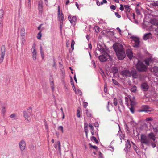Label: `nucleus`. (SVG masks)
Returning a JSON list of instances; mask_svg holds the SVG:
<instances>
[{
    "mask_svg": "<svg viewBox=\"0 0 158 158\" xmlns=\"http://www.w3.org/2000/svg\"><path fill=\"white\" fill-rule=\"evenodd\" d=\"M153 71L156 73H158V67L154 66L153 68Z\"/></svg>",
    "mask_w": 158,
    "mask_h": 158,
    "instance_id": "obj_33",
    "label": "nucleus"
},
{
    "mask_svg": "<svg viewBox=\"0 0 158 158\" xmlns=\"http://www.w3.org/2000/svg\"><path fill=\"white\" fill-rule=\"evenodd\" d=\"M68 18L71 23H72V22H75L76 21L77 18L76 16H73L71 19V16L69 15L68 16Z\"/></svg>",
    "mask_w": 158,
    "mask_h": 158,
    "instance_id": "obj_18",
    "label": "nucleus"
},
{
    "mask_svg": "<svg viewBox=\"0 0 158 158\" xmlns=\"http://www.w3.org/2000/svg\"><path fill=\"white\" fill-rule=\"evenodd\" d=\"M104 91L106 93L107 91V85L106 84L104 85Z\"/></svg>",
    "mask_w": 158,
    "mask_h": 158,
    "instance_id": "obj_47",
    "label": "nucleus"
},
{
    "mask_svg": "<svg viewBox=\"0 0 158 158\" xmlns=\"http://www.w3.org/2000/svg\"><path fill=\"white\" fill-rule=\"evenodd\" d=\"M19 148L21 151L25 150L26 144L24 140H22L19 143Z\"/></svg>",
    "mask_w": 158,
    "mask_h": 158,
    "instance_id": "obj_7",
    "label": "nucleus"
},
{
    "mask_svg": "<svg viewBox=\"0 0 158 158\" xmlns=\"http://www.w3.org/2000/svg\"><path fill=\"white\" fill-rule=\"evenodd\" d=\"M140 142L141 143H144L147 146H149L150 143V140L148 137L143 134H142L141 135Z\"/></svg>",
    "mask_w": 158,
    "mask_h": 158,
    "instance_id": "obj_3",
    "label": "nucleus"
},
{
    "mask_svg": "<svg viewBox=\"0 0 158 158\" xmlns=\"http://www.w3.org/2000/svg\"><path fill=\"white\" fill-rule=\"evenodd\" d=\"M131 76H132L134 78H136L138 77V75L136 71L135 70H132L130 72Z\"/></svg>",
    "mask_w": 158,
    "mask_h": 158,
    "instance_id": "obj_13",
    "label": "nucleus"
},
{
    "mask_svg": "<svg viewBox=\"0 0 158 158\" xmlns=\"http://www.w3.org/2000/svg\"><path fill=\"white\" fill-rule=\"evenodd\" d=\"M156 34L158 35V26L157 28L155 29Z\"/></svg>",
    "mask_w": 158,
    "mask_h": 158,
    "instance_id": "obj_59",
    "label": "nucleus"
},
{
    "mask_svg": "<svg viewBox=\"0 0 158 158\" xmlns=\"http://www.w3.org/2000/svg\"><path fill=\"white\" fill-rule=\"evenodd\" d=\"M150 23L152 24L156 25L157 24V22L155 19H152L151 20Z\"/></svg>",
    "mask_w": 158,
    "mask_h": 158,
    "instance_id": "obj_38",
    "label": "nucleus"
},
{
    "mask_svg": "<svg viewBox=\"0 0 158 158\" xmlns=\"http://www.w3.org/2000/svg\"><path fill=\"white\" fill-rule=\"evenodd\" d=\"M51 87L53 91L54 90V85L53 81H52L50 83Z\"/></svg>",
    "mask_w": 158,
    "mask_h": 158,
    "instance_id": "obj_37",
    "label": "nucleus"
},
{
    "mask_svg": "<svg viewBox=\"0 0 158 158\" xmlns=\"http://www.w3.org/2000/svg\"><path fill=\"white\" fill-rule=\"evenodd\" d=\"M107 3V1L106 0H103L101 2V4L102 5L103 3Z\"/></svg>",
    "mask_w": 158,
    "mask_h": 158,
    "instance_id": "obj_52",
    "label": "nucleus"
},
{
    "mask_svg": "<svg viewBox=\"0 0 158 158\" xmlns=\"http://www.w3.org/2000/svg\"><path fill=\"white\" fill-rule=\"evenodd\" d=\"M94 126L96 127H98V123H95L94 124Z\"/></svg>",
    "mask_w": 158,
    "mask_h": 158,
    "instance_id": "obj_64",
    "label": "nucleus"
},
{
    "mask_svg": "<svg viewBox=\"0 0 158 158\" xmlns=\"http://www.w3.org/2000/svg\"><path fill=\"white\" fill-rule=\"evenodd\" d=\"M131 147V145L130 141L128 140L126 142V146L125 149L126 151L128 152L130 150Z\"/></svg>",
    "mask_w": 158,
    "mask_h": 158,
    "instance_id": "obj_15",
    "label": "nucleus"
},
{
    "mask_svg": "<svg viewBox=\"0 0 158 158\" xmlns=\"http://www.w3.org/2000/svg\"><path fill=\"white\" fill-rule=\"evenodd\" d=\"M115 15L118 18L121 17V15L117 12H115Z\"/></svg>",
    "mask_w": 158,
    "mask_h": 158,
    "instance_id": "obj_50",
    "label": "nucleus"
},
{
    "mask_svg": "<svg viewBox=\"0 0 158 158\" xmlns=\"http://www.w3.org/2000/svg\"><path fill=\"white\" fill-rule=\"evenodd\" d=\"M71 85H72V87H73V89L75 91H76V89H75V87L74 86V84L73 82V81L72 82L71 81Z\"/></svg>",
    "mask_w": 158,
    "mask_h": 158,
    "instance_id": "obj_46",
    "label": "nucleus"
},
{
    "mask_svg": "<svg viewBox=\"0 0 158 158\" xmlns=\"http://www.w3.org/2000/svg\"><path fill=\"white\" fill-rule=\"evenodd\" d=\"M88 103L86 102H84L83 104V106L85 108H86L88 106Z\"/></svg>",
    "mask_w": 158,
    "mask_h": 158,
    "instance_id": "obj_55",
    "label": "nucleus"
},
{
    "mask_svg": "<svg viewBox=\"0 0 158 158\" xmlns=\"http://www.w3.org/2000/svg\"><path fill=\"white\" fill-rule=\"evenodd\" d=\"M23 115L26 120L28 122L31 121V119L30 116L28 115V113L26 111H24L23 113Z\"/></svg>",
    "mask_w": 158,
    "mask_h": 158,
    "instance_id": "obj_10",
    "label": "nucleus"
},
{
    "mask_svg": "<svg viewBox=\"0 0 158 158\" xmlns=\"http://www.w3.org/2000/svg\"><path fill=\"white\" fill-rule=\"evenodd\" d=\"M124 7L126 11L128 12H130V6L129 5H124Z\"/></svg>",
    "mask_w": 158,
    "mask_h": 158,
    "instance_id": "obj_32",
    "label": "nucleus"
},
{
    "mask_svg": "<svg viewBox=\"0 0 158 158\" xmlns=\"http://www.w3.org/2000/svg\"><path fill=\"white\" fill-rule=\"evenodd\" d=\"M121 74L123 77H129L131 76L130 72L127 70H125L121 71Z\"/></svg>",
    "mask_w": 158,
    "mask_h": 158,
    "instance_id": "obj_6",
    "label": "nucleus"
},
{
    "mask_svg": "<svg viewBox=\"0 0 158 158\" xmlns=\"http://www.w3.org/2000/svg\"><path fill=\"white\" fill-rule=\"evenodd\" d=\"M25 30L24 28H22L21 30V36L22 37L23 39L25 37Z\"/></svg>",
    "mask_w": 158,
    "mask_h": 158,
    "instance_id": "obj_24",
    "label": "nucleus"
},
{
    "mask_svg": "<svg viewBox=\"0 0 158 158\" xmlns=\"http://www.w3.org/2000/svg\"><path fill=\"white\" fill-rule=\"evenodd\" d=\"M117 100L116 98H114V99L113 104L114 105L116 106L117 105Z\"/></svg>",
    "mask_w": 158,
    "mask_h": 158,
    "instance_id": "obj_43",
    "label": "nucleus"
},
{
    "mask_svg": "<svg viewBox=\"0 0 158 158\" xmlns=\"http://www.w3.org/2000/svg\"><path fill=\"white\" fill-rule=\"evenodd\" d=\"M32 50H33V51L32 52V58L33 59V60H36V59L37 52L35 51V44H33L32 48Z\"/></svg>",
    "mask_w": 158,
    "mask_h": 158,
    "instance_id": "obj_8",
    "label": "nucleus"
},
{
    "mask_svg": "<svg viewBox=\"0 0 158 158\" xmlns=\"http://www.w3.org/2000/svg\"><path fill=\"white\" fill-rule=\"evenodd\" d=\"M110 8L111 9L113 10H115L116 9V7L115 6L113 5H111L110 6Z\"/></svg>",
    "mask_w": 158,
    "mask_h": 158,
    "instance_id": "obj_51",
    "label": "nucleus"
},
{
    "mask_svg": "<svg viewBox=\"0 0 158 158\" xmlns=\"http://www.w3.org/2000/svg\"><path fill=\"white\" fill-rule=\"evenodd\" d=\"M58 129L59 130H61L62 133L64 132L63 127L62 126H60L58 127Z\"/></svg>",
    "mask_w": 158,
    "mask_h": 158,
    "instance_id": "obj_42",
    "label": "nucleus"
},
{
    "mask_svg": "<svg viewBox=\"0 0 158 158\" xmlns=\"http://www.w3.org/2000/svg\"><path fill=\"white\" fill-rule=\"evenodd\" d=\"M96 3L98 6H99L101 5V2L100 3L99 1L97 0L96 1Z\"/></svg>",
    "mask_w": 158,
    "mask_h": 158,
    "instance_id": "obj_58",
    "label": "nucleus"
},
{
    "mask_svg": "<svg viewBox=\"0 0 158 158\" xmlns=\"http://www.w3.org/2000/svg\"><path fill=\"white\" fill-rule=\"evenodd\" d=\"M28 4L26 6V8L29 10L31 8V0H28Z\"/></svg>",
    "mask_w": 158,
    "mask_h": 158,
    "instance_id": "obj_25",
    "label": "nucleus"
},
{
    "mask_svg": "<svg viewBox=\"0 0 158 158\" xmlns=\"http://www.w3.org/2000/svg\"><path fill=\"white\" fill-rule=\"evenodd\" d=\"M91 139L92 140H94L96 143H98V141L95 137L92 136L91 137Z\"/></svg>",
    "mask_w": 158,
    "mask_h": 158,
    "instance_id": "obj_36",
    "label": "nucleus"
},
{
    "mask_svg": "<svg viewBox=\"0 0 158 158\" xmlns=\"http://www.w3.org/2000/svg\"><path fill=\"white\" fill-rule=\"evenodd\" d=\"M132 143L134 145V148L136 152V153H137L138 152H139V150L138 148L135 145V144L133 143Z\"/></svg>",
    "mask_w": 158,
    "mask_h": 158,
    "instance_id": "obj_40",
    "label": "nucleus"
},
{
    "mask_svg": "<svg viewBox=\"0 0 158 158\" xmlns=\"http://www.w3.org/2000/svg\"><path fill=\"white\" fill-rule=\"evenodd\" d=\"M99 58L101 62H105L106 60V58L103 55H100L99 56Z\"/></svg>",
    "mask_w": 158,
    "mask_h": 158,
    "instance_id": "obj_23",
    "label": "nucleus"
},
{
    "mask_svg": "<svg viewBox=\"0 0 158 158\" xmlns=\"http://www.w3.org/2000/svg\"><path fill=\"white\" fill-rule=\"evenodd\" d=\"M136 68L140 72H145L147 71V67L142 62L138 61Z\"/></svg>",
    "mask_w": 158,
    "mask_h": 158,
    "instance_id": "obj_2",
    "label": "nucleus"
},
{
    "mask_svg": "<svg viewBox=\"0 0 158 158\" xmlns=\"http://www.w3.org/2000/svg\"><path fill=\"white\" fill-rule=\"evenodd\" d=\"M75 43L74 40H72L71 43V47L72 51H73L74 50V45Z\"/></svg>",
    "mask_w": 158,
    "mask_h": 158,
    "instance_id": "obj_39",
    "label": "nucleus"
},
{
    "mask_svg": "<svg viewBox=\"0 0 158 158\" xmlns=\"http://www.w3.org/2000/svg\"><path fill=\"white\" fill-rule=\"evenodd\" d=\"M113 47L118 59L120 60L123 59L126 55L123 46L119 43H116L113 44Z\"/></svg>",
    "mask_w": 158,
    "mask_h": 158,
    "instance_id": "obj_1",
    "label": "nucleus"
},
{
    "mask_svg": "<svg viewBox=\"0 0 158 158\" xmlns=\"http://www.w3.org/2000/svg\"><path fill=\"white\" fill-rule=\"evenodd\" d=\"M130 111L132 113H134V108L132 106L131 104V107L130 108Z\"/></svg>",
    "mask_w": 158,
    "mask_h": 158,
    "instance_id": "obj_44",
    "label": "nucleus"
},
{
    "mask_svg": "<svg viewBox=\"0 0 158 158\" xmlns=\"http://www.w3.org/2000/svg\"><path fill=\"white\" fill-rule=\"evenodd\" d=\"M120 9L121 11L123 10L124 9V8L122 4H120Z\"/></svg>",
    "mask_w": 158,
    "mask_h": 158,
    "instance_id": "obj_53",
    "label": "nucleus"
},
{
    "mask_svg": "<svg viewBox=\"0 0 158 158\" xmlns=\"http://www.w3.org/2000/svg\"><path fill=\"white\" fill-rule=\"evenodd\" d=\"M27 110H29V113H31L32 112V108L31 107H29L27 109Z\"/></svg>",
    "mask_w": 158,
    "mask_h": 158,
    "instance_id": "obj_63",
    "label": "nucleus"
},
{
    "mask_svg": "<svg viewBox=\"0 0 158 158\" xmlns=\"http://www.w3.org/2000/svg\"><path fill=\"white\" fill-rule=\"evenodd\" d=\"M152 38V34L151 33L149 32L144 34L143 36V39L144 40H146L148 39H151Z\"/></svg>",
    "mask_w": 158,
    "mask_h": 158,
    "instance_id": "obj_9",
    "label": "nucleus"
},
{
    "mask_svg": "<svg viewBox=\"0 0 158 158\" xmlns=\"http://www.w3.org/2000/svg\"><path fill=\"white\" fill-rule=\"evenodd\" d=\"M136 12L138 15L140 14V12L139 10L137 9H136Z\"/></svg>",
    "mask_w": 158,
    "mask_h": 158,
    "instance_id": "obj_54",
    "label": "nucleus"
},
{
    "mask_svg": "<svg viewBox=\"0 0 158 158\" xmlns=\"http://www.w3.org/2000/svg\"><path fill=\"white\" fill-rule=\"evenodd\" d=\"M6 107L4 106H2L1 107V114L3 116H4L6 113Z\"/></svg>",
    "mask_w": 158,
    "mask_h": 158,
    "instance_id": "obj_20",
    "label": "nucleus"
},
{
    "mask_svg": "<svg viewBox=\"0 0 158 158\" xmlns=\"http://www.w3.org/2000/svg\"><path fill=\"white\" fill-rule=\"evenodd\" d=\"M118 136L119 137L121 140H122V139H123L124 137V135L122 134L121 132H119L118 134Z\"/></svg>",
    "mask_w": 158,
    "mask_h": 158,
    "instance_id": "obj_27",
    "label": "nucleus"
},
{
    "mask_svg": "<svg viewBox=\"0 0 158 158\" xmlns=\"http://www.w3.org/2000/svg\"><path fill=\"white\" fill-rule=\"evenodd\" d=\"M126 129L127 131L128 132H130V130L127 125L126 124Z\"/></svg>",
    "mask_w": 158,
    "mask_h": 158,
    "instance_id": "obj_57",
    "label": "nucleus"
},
{
    "mask_svg": "<svg viewBox=\"0 0 158 158\" xmlns=\"http://www.w3.org/2000/svg\"><path fill=\"white\" fill-rule=\"evenodd\" d=\"M112 71L113 74V76H111V77H113L114 75L118 72L117 68L114 66L112 67Z\"/></svg>",
    "mask_w": 158,
    "mask_h": 158,
    "instance_id": "obj_19",
    "label": "nucleus"
},
{
    "mask_svg": "<svg viewBox=\"0 0 158 158\" xmlns=\"http://www.w3.org/2000/svg\"><path fill=\"white\" fill-rule=\"evenodd\" d=\"M112 81L113 83L118 86H120V84L116 80L114 79H112Z\"/></svg>",
    "mask_w": 158,
    "mask_h": 158,
    "instance_id": "obj_30",
    "label": "nucleus"
},
{
    "mask_svg": "<svg viewBox=\"0 0 158 158\" xmlns=\"http://www.w3.org/2000/svg\"><path fill=\"white\" fill-rule=\"evenodd\" d=\"M40 52L41 57L42 58V59H43L44 58V51L42 49V48L41 46H40Z\"/></svg>",
    "mask_w": 158,
    "mask_h": 158,
    "instance_id": "obj_26",
    "label": "nucleus"
},
{
    "mask_svg": "<svg viewBox=\"0 0 158 158\" xmlns=\"http://www.w3.org/2000/svg\"><path fill=\"white\" fill-rule=\"evenodd\" d=\"M43 2L42 1H40L39 2L38 7V10L39 12L42 13L43 11Z\"/></svg>",
    "mask_w": 158,
    "mask_h": 158,
    "instance_id": "obj_11",
    "label": "nucleus"
},
{
    "mask_svg": "<svg viewBox=\"0 0 158 158\" xmlns=\"http://www.w3.org/2000/svg\"><path fill=\"white\" fill-rule=\"evenodd\" d=\"M4 11L2 10H0V20H2V18L3 16Z\"/></svg>",
    "mask_w": 158,
    "mask_h": 158,
    "instance_id": "obj_29",
    "label": "nucleus"
},
{
    "mask_svg": "<svg viewBox=\"0 0 158 158\" xmlns=\"http://www.w3.org/2000/svg\"><path fill=\"white\" fill-rule=\"evenodd\" d=\"M58 15L59 19L60 20V31H62L63 27V24L64 21V16L62 13L60 14V7L58 6Z\"/></svg>",
    "mask_w": 158,
    "mask_h": 158,
    "instance_id": "obj_4",
    "label": "nucleus"
},
{
    "mask_svg": "<svg viewBox=\"0 0 158 158\" xmlns=\"http://www.w3.org/2000/svg\"><path fill=\"white\" fill-rule=\"evenodd\" d=\"M77 116L78 118H80V111L79 109L77 110Z\"/></svg>",
    "mask_w": 158,
    "mask_h": 158,
    "instance_id": "obj_49",
    "label": "nucleus"
},
{
    "mask_svg": "<svg viewBox=\"0 0 158 158\" xmlns=\"http://www.w3.org/2000/svg\"><path fill=\"white\" fill-rule=\"evenodd\" d=\"M89 127H90L91 128V129L92 130H94L93 127V125L91 124H90V123L89 124Z\"/></svg>",
    "mask_w": 158,
    "mask_h": 158,
    "instance_id": "obj_61",
    "label": "nucleus"
},
{
    "mask_svg": "<svg viewBox=\"0 0 158 158\" xmlns=\"http://www.w3.org/2000/svg\"><path fill=\"white\" fill-rule=\"evenodd\" d=\"M42 36L41 31H40L37 34V38L38 39L40 40Z\"/></svg>",
    "mask_w": 158,
    "mask_h": 158,
    "instance_id": "obj_35",
    "label": "nucleus"
},
{
    "mask_svg": "<svg viewBox=\"0 0 158 158\" xmlns=\"http://www.w3.org/2000/svg\"><path fill=\"white\" fill-rule=\"evenodd\" d=\"M89 145L90 146V147L96 150H97L98 149V148L96 146H93L90 143L89 144Z\"/></svg>",
    "mask_w": 158,
    "mask_h": 158,
    "instance_id": "obj_41",
    "label": "nucleus"
},
{
    "mask_svg": "<svg viewBox=\"0 0 158 158\" xmlns=\"http://www.w3.org/2000/svg\"><path fill=\"white\" fill-rule=\"evenodd\" d=\"M2 31V25L0 26V33H1Z\"/></svg>",
    "mask_w": 158,
    "mask_h": 158,
    "instance_id": "obj_62",
    "label": "nucleus"
},
{
    "mask_svg": "<svg viewBox=\"0 0 158 158\" xmlns=\"http://www.w3.org/2000/svg\"><path fill=\"white\" fill-rule=\"evenodd\" d=\"M10 117L11 118H14V119H17V114H16L14 113L10 115Z\"/></svg>",
    "mask_w": 158,
    "mask_h": 158,
    "instance_id": "obj_28",
    "label": "nucleus"
},
{
    "mask_svg": "<svg viewBox=\"0 0 158 158\" xmlns=\"http://www.w3.org/2000/svg\"><path fill=\"white\" fill-rule=\"evenodd\" d=\"M126 53L127 56L129 59L131 58L133 56L131 51L130 49L127 50Z\"/></svg>",
    "mask_w": 158,
    "mask_h": 158,
    "instance_id": "obj_12",
    "label": "nucleus"
},
{
    "mask_svg": "<svg viewBox=\"0 0 158 158\" xmlns=\"http://www.w3.org/2000/svg\"><path fill=\"white\" fill-rule=\"evenodd\" d=\"M144 144V143H141V147L142 148L146 149L147 148V147H145Z\"/></svg>",
    "mask_w": 158,
    "mask_h": 158,
    "instance_id": "obj_48",
    "label": "nucleus"
},
{
    "mask_svg": "<svg viewBox=\"0 0 158 158\" xmlns=\"http://www.w3.org/2000/svg\"><path fill=\"white\" fill-rule=\"evenodd\" d=\"M133 41L135 42L134 45L135 47H138L139 46V40L138 38H135L133 40Z\"/></svg>",
    "mask_w": 158,
    "mask_h": 158,
    "instance_id": "obj_16",
    "label": "nucleus"
},
{
    "mask_svg": "<svg viewBox=\"0 0 158 158\" xmlns=\"http://www.w3.org/2000/svg\"><path fill=\"white\" fill-rule=\"evenodd\" d=\"M86 113L88 117H91L92 116V114L91 112L89 111L88 110H86Z\"/></svg>",
    "mask_w": 158,
    "mask_h": 158,
    "instance_id": "obj_34",
    "label": "nucleus"
},
{
    "mask_svg": "<svg viewBox=\"0 0 158 158\" xmlns=\"http://www.w3.org/2000/svg\"><path fill=\"white\" fill-rule=\"evenodd\" d=\"M152 61V59L151 58H149L146 59L144 60L145 63L147 66L149 65L151 63Z\"/></svg>",
    "mask_w": 158,
    "mask_h": 158,
    "instance_id": "obj_17",
    "label": "nucleus"
},
{
    "mask_svg": "<svg viewBox=\"0 0 158 158\" xmlns=\"http://www.w3.org/2000/svg\"><path fill=\"white\" fill-rule=\"evenodd\" d=\"M97 49L102 52H103L105 51L104 48L101 45L99 44H98Z\"/></svg>",
    "mask_w": 158,
    "mask_h": 158,
    "instance_id": "obj_22",
    "label": "nucleus"
},
{
    "mask_svg": "<svg viewBox=\"0 0 158 158\" xmlns=\"http://www.w3.org/2000/svg\"><path fill=\"white\" fill-rule=\"evenodd\" d=\"M6 48L5 46H2L1 49V57L0 58V63L2 62L4 56L5 54Z\"/></svg>",
    "mask_w": 158,
    "mask_h": 158,
    "instance_id": "obj_5",
    "label": "nucleus"
},
{
    "mask_svg": "<svg viewBox=\"0 0 158 158\" xmlns=\"http://www.w3.org/2000/svg\"><path fill=\"white\" fill-rule=\"evenodd\" d=\"M84 130L85 133H86L87 131H88V126H85V124Z\"/></svg>",
    "mask_w": 158,
    "mask_h": 158,
    "instance_id": "obj_45",
    "label": "nucleus"
},
{
    "mask_svg": "<svg viewBox=\"0 0 158 158\" xmlns=\"http://www.w3.org/2000/svg\"><path fill=\"white\" fill-rule=\"evenodd\" d=\"M77 92L78 93V94L80 95H82V92L80 90H77Z\"/></svg>",
    "mask_w": 158,
    "mask_h": 158,
    "instance_id": "obj_60",
    "label": "nucleus"
},
{
    "mask_svg": "<svg viewBox=\"0 0 158 158\" xmlns=\"http://www.w3.org/2000/svg\"><path fill=\"white\" fill-rule=\"evenodd\" d=\"M148 137L150 139L154 141L155 140V138L154 134L151 132L148 135Z\"/></svg>",
    "mask_w": 158,
    "mask_h": 158,
    "instance_id": "obj_21",
    "label": "nucleus"
},
{
    "mask_svg": "<svg viewBox=\"0 0 158 158\" xmlns=\"http://www.w3.org/2000/svg\"><path fill=\"white\" fill-rule=\"evenodd\" d=\"M141 88L144 91H146L148 89V86L146 83H143L141 85Z\"/></svg>",
    "mask_w": 158,
    "mask_h": 158,
    "instance_id": "obj_14",
    "label": "nucleus"
},
{
    "mask_svg": "<svg viewBox=\"0 0 158 158\" xmlns=\"http://www.w3.org/2000/svg\"><path fill=\"white\" fill-rule=\"evenodd\" d=\"M98 27V26H96L95 27V31L96 32H98L99 31Z\"/></svg>",
    "mask_w": 158,
    "mask_h": 158,
    "instance_id": "obj_56",
    "label": "nucleus"
},
{
    "mask_svg": "<svg viewBox=\"0 0 158 158\" xmlns=\"http://www.w3.org/2000/svg\"><path fill=\"white\" fill-rule=\"evenodd\" d=\"M137 90L136 87L134 85L131 89V91L133 92H135Z\"/></svg>",
    "mask_w": 158,
    "mask_h": 158,
    "instance_id": "obj_31",
    "label": "nucleus"
}]
</instances>
